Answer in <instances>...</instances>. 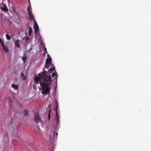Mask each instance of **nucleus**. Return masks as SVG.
Here are the masks:
<instances>
[{"label":"nucleus","mask_w":151,"mask_h":151,"mask_svg":"<svg viewBox=\"0 0 151 151\" xmlns=\"http://www.w3.org/2000/svg\"><path fill=\"white\" fill-rule=\"evenodd\" d=\"M32 32V28L31 27H29V36L31 35Z\"/></svg>","instance_id":"nucleus-13"},{"label":"nucleus","mask_w":151,"mask_h":151,"mask_svg":"<svg viewBox=\"0 0 151 151\" xmlns=\"http://www.w3.org/2000/svg\"><path fill=\"white\" fill-rule=\"evenodd\" d=\"M1 9L2 11L5 12H7L8 11V9L5 4H2L1 5Z\"/></svg>","instance_id":"nucleus-6"},{"label":"nucleus","mask_w":151,"mask_h":151,"mask_svg":"<svg viewBox=\"0 0 151 151\" xmlns=\"http://www.w3.org/2000/svg\"><path fill=\"white\" fill-rule=\"evenodd\" d=\"M6 36L7 39L8 40H9L11 39V37L10 36H9L8 34H6Z\"/></svg>","instance_id":"nucleus-15"},{"label":"nucleus","mask_w":151,"mask_h":151,"mask_svg":"<svg viewBox=\"0 0 151 151\" xmlns=\"http://www.w3.org/2000/svg\"><path fill=\"white\" fill-rule=\"evenodd\" d=\"M21 77L23 79V80H25L26 78V76H24V75L23 73H22L21 74Z\"/></svg>","instance_id":"nucleus-11"},{"label":"nucleus","mask_w":151,"mask_h":151,"mask_svg":"<svg viewBox=\"0 0 151 151\" xmlns=\"http://www.w3.org/2000/svg\"><path fill=\"white\" fill-rule=\"evenodd\" d=\"M56 116L55 118V119L56 122V126H57L59 122V116L58 114L57 111V107H56Z\"/></svg>","instance_id":"nucleus-5"},{"label":"nucleus","mask_w":151,"mask_h":151,"mask_svg":"<svg viewBox=\"0 0 151 151\" xmlns=\"http://www.w3.org/2000/svg\"><path fill=\"white\" fill-rule=\"evenodd\" d=\"M9 100H10V101L11 102V100L10 99H9Z\"/></svg>","instance_id":"nucleus-22"},{"label":"nucleus","mask_w":151,"mask_h":151,"mask_svg":"<svg viewBox=\"0 0 151 151\" xmlns=\"http://www.w3.org/2000/svg\"><path fill=\"white\" fill-rule=\"evenodd\" d=\"M52 62V59L50 57V58H47L46 60V64H49L51 63Z\"/></svg>","instance_id":"nucleus-8"},{"label":"nucleus","mask_w":151,"mask_h":151,"mask_svg":"<svg viewBox=\"0 0 151 151\" xmlns=\"http://www.w3.org/2000/svg\"><path fill=\"white\" fill-rule=\"evenodd\" d=\"M1 44L3 47V49L6 52H8L9 50H8L7 47L5 45L2 40L1 39Z\"/></svg>","instance_id":"nucleus-4"},{"label":"nucleus","mask_w":151,"mask_h":151,"mask_svg":"<svg viewBox=\"0 0 151 151\" xmlns=\"http://www.w3.org/2000/svg\"><path fill=\"white\" fill-rule=\"evenodd\" d=\"M50 110H49V114H48V120H50Z\"/></svg>","instance_id":"nucleus-16"},{"label":"nucleus","mask_w":151,"mask_h":151,"mask_svg":"<svg viewBox=\"0 0 151 151\" xmlns=\"http://www.w3.org/2000/svg\"><path fill=\"white\" fill-rule=\"evenodd\" d=\"M31 10L30 11V6H29L27 8V10L28 12L29 13V19L31 21H32L33 19L34 20L35 19L34 18V17L33 15L32 11V9L31 8H30Z\"/></svg>","instance_id":"nucleus-3"},{"label":"nucleus","mask_w":151,"mask_h":151,"mask_svg":"<svg viewBox=\"0 0 151 151\" xmlns=\"http://www.w3.org/2000/svg\"><path fill=\"white\" fill-rule=\"evenodd\" d=\"M19 40H16L15 42V46L19 48L20 46V45L19 43Z\"/></svg>","instance_id":"nucleus-9"},{"label":"nucleus","mask_w":151,"mask_h":151,"mask_svg":"<svg viewBox=\"0 0 151 151\" xmlns=\"http://www.w3.org/2000/svg\"><path fill=\"white\" fill-rule=\"evenodd\" d=\"M52 77H54L55 76V78L56 79L57 77V74L56 71H54L53 72L52 74Z\"/></svg>","instance_id":"nucleus-10"},{"label":"nucleus","mask_w":151,"mask_h":151,"mask_svg":"<svg viewBox=\"0 0 151 151\" xmlns=\"http://www.w3.org/2000/svg\"><path fill=\"white\" fill-rule=\"evenodd\" d=\"M26 59H27V58L26 57H23L22 58V59H23V62H24H24H25Z\"/></svg>","instance_id":"nucleus-17"},{"label":"nucleus","mask_w":151,"mask_h":151,"mask_svg":"<svg viewBox=\"0 0 151 151\" xmlns=\"http://www.w3.org/2000/svg\"><path fill=\"white\" fill-rule=\"evenodd\" d=\"M47 56H48V57H49V56H50V55H47Z\"/></svg>","instance_id":"nucleus-24"},{"label":"nucleus","mask_w":151,"mask_h":151,"mask_svg":"<svg viewBox=\"0 0 151 151\" xmlns=\"http://www.w3.org/2000/svg\"><path fill=\"white\" fill-rule=\"evenodd\" d=\"M34 118L35 121L37 123H38L42 121V119L38 112L35 114L34 115Z\"/></svg>","instance_id":"nucleus-2"},{"label":"nucleus","mask_w":151,"mask_h":151,"mask_svg":"<svg viewBox=\"0 0 151 151\" xmlns=\"http://www.w3.org/2000/svg\"><path fill=\"white\" fill-rule=\"evenodd\" d=\"M35 24L34 25V29H35V32L36 33L39 30V27L37 24L36 21L35 20H34Z\"/></svg>","instance_id":"nucleus-7"},{"label":"nucleus","mask_w":151,"mask_h":151,"mask_svg":"<svg viewBox=\"0 0 151 151\" xmlns=\"http://www.w3.org/2000/svg\"><path fill=\"white\" fill-rule=\"evenodd\" d=\"M38 129L39 130L40 129V128L38 127Z\"/></svg>","instance_id":"nucleus-23"},{"label":"nucleus","mask_w":151,"mask_h":151,"mask_svg":"<svg viewBox=\"0 0 151 151\" xmlns=\"http://www.w3.org/2000/svg\"><path fill=\"white\" fill-rule=\"evenodd\" d=\"M43 70L42 73H39L37 76H35L34 79L36 82L40 81V83L42 90V93L43 94H45L48 93L50 91L51 81V76L50 74L53 71H55V70L54 67L51 68L47 73L44 70V69ZM36 83H38V82Z\"/></svg>","instance_id":"nucleus-1"},{"label":"nucleus","mask_w":151,"mask_h":151,"mask_svg":"<svg viewBox=\"0 0 151 151\" xmlns=\"http://www.w3.org/2000/svg\"><path fill=\"white\" fill-rule=\"evenodd\" d=\"M45 52H47V49L46 48H45Z\"/></svg>","instance_id":"nucleus-20"},{"label":"nucleus","mask_w":151,"mask_h":151,"mask_svg":"<svg viewBox=\"0 0 151 151\" xmlns=\"http://www.w3.org/2000/svg\"><path fill=\"white\" fill-rule=\"evenodd\" d=\"M29 40V37H27L26 38V40Z\"/></svg>","instance_id":"nucleus-21"},{"label":"nucleus","mask_w":151,"mask_h":151,"mask_svg":"<svg viewBox=\"0 0 151 151\" xmlns=\"http://www.w3.org/2000/svg\"><path fill=\"white\" fill-rule=\"evenodd\" d=\"M48 64H46L45 65V67L46 68H49V65H47Z\"/></svg>","instance_id":"nucleus-18"},{"label":"nucleus","mask_w":151,"mask_h":151,"mask_svg":"<svg viewBox=\"0 0 151 151\" xmlns=\"http://www.w3.org/2000/svg\"><path fill=\"white\" fill-rule=\"evenodd\" d=\"M55 134H56V136H57L58 135V133H57L55 132H54V136H55Z\"/></svg>","instance_id":"nucleus-19"},{"label":"nucleus","mask_w":151,"mask_h":151,"mask_svg":"<svg viewBox=\"0 0 151 151\" xmlns=\"http://www.w3.org/2000/svg\"><path fill=\"white\" fill-rule=\"evenodd\" d=\"M24 115L25 116H28L29 115V111L28 110L25 109L24 111Z\"/></svg>","instance_id":"nucleus-12"},{"label":"nucleus","mask_w":151,"mask_h":151,"mask_svg":"<svg viewBox=\"0 0 151 151\" xmlns=\"http://www.w3.org/2000/svg\"><path fill=\"white\" fill-rule=\"evenodd\" d=\"M12 87L15 89H17L18 88V85H16L15 84H13L12 85Z\"/></svg>","instance_id":"nucleus-14"}]
</instances>
